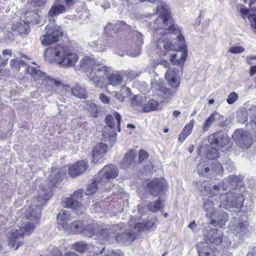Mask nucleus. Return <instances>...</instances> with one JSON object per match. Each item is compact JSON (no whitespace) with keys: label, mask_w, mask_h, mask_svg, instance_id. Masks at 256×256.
I'll use <instances>...</instances> for the list:
<instances>
[{"label":"nucleus","mask_w":256,"mask_h":256,"mask_svg":"<svg viewBox=\"0 0 256 256\" xmlns=\"http://www.w3.org/2000/svg\"><path fill=\"white\" fill-rule=\"evenodd\" d=\"M70 220V214L66 210H62L57 216V220L59 228L66 230L68 228V222Z\"/></svg>","instance_id":"obj_24"},{"label":"nucleus","mask_w":256,"mask_h":256,"mask_svg":"<svg viewBox=\"0 0 256 256\" xmlns=\"http://www.w3.org/2000/svg\"><path fill=\"white\" fill-rule=\"evenodd\" d=\"M143 99L140 96H136L135 98H133L131 100L132 106L134 110L138 112L143 110Z\"/></svg>","instance_id":"obj_38"},{"label":"nucleus","mask_w":256,"mask_h":256,"mask_svg":"<svg viewBox=\"0 0 256 256\" xmlns=\"http://www.w3.org/2000/svg\"><path fill=\"white\" fill-rule=\"evenodd\" d=\"M174 89L172 90L166 88V87L162 88L161 91L163 94L164 98L166 101L170 100L175 94L177 91V88H174Z\"/></svg>","instance_id":"obj_42"},{"label":"nucleus","mask_w":256,"mask_h":256,"mask_svg":"<svg viewBox=\"0 0 256 256\" xmlns=\"http://www.w3.org/2000/svg\"><path fill=\"white\" fill-rule=\"evenodd\" d=\"M194 124V120H191L189 123L185 126L182 131L186 134L189 136L192 132Z\"/></svg>","instance_id":"obj_49"},{"label":"nucleus","mask_w":256,"mask_h":256,"mask_svg":"<svg viewBox=\"0 0 256 256\" xmlns=\"http://www.w3.org/2000/svg\"><path fill=\"white\" fill-rule=\"evenodd\" d=\"M44 32V34L40 37L42 44L44 46H47L58 42L62 34L60 26L52 22L47 24Z\"/></svg>","instance_id":"obj_9"},{"label":"nucleus","mask_w":256,"mask_h":256,"mask_svg":"<svg viewBox=\"0 0 256 256\" xmlns=\"http://www.w3.org/2000/svg\"><path fill=\"white\" fill-rule=\"evenodd\" d=\"M179 70L176 68H168L165 74V78L174 88H178L180 84L178 76Z\"/></svg>","instance_id":"obj_19"},{"label":"nucleus","mask_w":256,"mask_h":256,"mask_svg":"<svg viewBox=\"0 0 256 256\" xmlns=\"http://www.w3.org/2000/svg\"><path fill=\"white\" fill-rule=\"evenodd\" d=\"M256 74V65L252 66L250 68V74L251 76L254 75Z\"/></svg>","instance_id":"obj_62"},{"label":"nucleus","mask_w":256,"mask_h":256,"mask_svg":"<svg viewBox=\"0 0 256 256\" xmlns=\"http://www.w3.org/2000/svg\"><path fill=\"white\" fill-rule=\"evenodd\" d=\"M114 118L112 115H107L105 118L107 126L104 127V130L102 134V139L106 142H108L111 145H113L116 139V134L111 128L114 126Z\"/></svg>","instance_id":"obj_14"},{"label":"nucleus","mask_w":256,"mask_h":256,"mask_svg":"<svg viewBox=\"0 0 256 256\" xmlns=\"http://www.w3.org/2000/svg\"><path fill=\"white\" fill-rule=\"evenodd\" d=\"M204 235L206 240L211 244L219 245L223 242V233L220 230H218L208 226L204 231Z\"/></svg>","instance_id":"obj_17"},{"label":"nucleus","mask_w":256,"mask_h":256,"mask_svg":"<svg viewBox=\"0 0 256 256\" xmlns=\"http://www.w3.org/2000/svg\"><path fill=\"white\" fill-rule=\"evenodd\" d=\"M80 66L86 72L90 81L95 86H100L104 78L111 68L90 57H85L80 61Z\"/></svg>","instance_id":"obj_3"},{"label":"nucleus","mask_w":256,"mask_h":256,"mask_svg":"<svg viewBox=\"0 0 256 256\" xmlns=\"http://www.w3.org/2000/svg\"><path fill=\"white\" fill-rule=\"evenodd\" d=\"M136 151L134 150H130L127 152L123 158L122 166L126 168L134 165L136 163Z\"/></svg>","instance_id":"obj_25"},{"label":"nucleus","mask_w":256,"mask_h":256,"mask_svg":"<svg viewBox=\"0 0 256 256\" xmlns=\"http://www.w3.org/2000/svg\"><path fill=\"white\" fill-rule=\"evenodd\" d=\"M166 187L167 182L163 178H154L148 185L150 194L154 196H157L160 194H164Z\"/></svg>","instance_id":"obj_16"},{"label":"nucleus","mask_w":256,"mask_h":256,"mask_svg":"<svg viewBox=\"0 0 256 256\" xmlns=\"http://www.w3.org/2000/svg\"><path fill=\"white\" fill-rule=\"evenodd\" d=\"M210 170L208 167H204V165L202 164H199L197 166L198 172L200 176H204Z\"/></svg>","instance_id":"obj_47"},{"label":"nucleus","mask_w":256,"mask_h":256,"mask_svg":"<svg viewBox=\"0 0 256 256\" xmlns=\"http://www.w3.org/2000/svg\"><path fill=\"white\" fill-rule=\"evenodd\" d=\"M158 102L154 100H150L144 105L143 111L144 112H149L152 110H156L158 108Z\"/></svg>","instance_id":"obj_41"},{"label":"nucleus","mask_w":256,"mask_h":256,"mask_svg":"<svg viewBox=\"0 0 256 256\" xmlns=\"http://www.w3.org/2000/svg\"><path fill=\"white\" fill-rule=\"evenodd\" d=\"M238 98V94L234 92H231L228 96V98L226 100V101L228 104H233L237 99Z\"/></svg>","instance_id":"obj_52"},{"label":"nucleus","mask_w":256,"mask_h":256,"mask_svg":"<svg viewBox=\"0 0 256 256\" xmlns=\"http://www.w3.org/2000/svg\"><path fill=\"white\" fill-rule=\"evenodd\" d=\"M88 168V164L84 160H81L70 166L68 173L74 178L84 172Z\"/></svg>","instance_id":"obj_21"},{"label":"nucleus","mask_w":256,"mask_h":256,"mask_svg":"<svg viewBox=\"0 0 256 256\" xmlns=\"http://www.w3.org/2000/svg\"><path fill=\"white\" fill-rule=\"evenodd\" d=\"M160 64L164 66L166 68L169 67L170 66L169 62L164 60H161L160 62Z\"/></svg>","instance_id":"obj_61"},{"label":"nucleus","mask_w":256,"mask_h":256,"mask_svg":"<svg viewBox=\"0 0 256 256\" xmlns=\"http://www.w3.org/2000/svg\"><path fill=\"white\" fill-rule=\"evenodd\" d=\"M98 178L95 176L94 180L93 182L88 185L87 189L85 192L86 195H90L94 194L98 188H104V185L98 183V180H97Z\"/></svg>","instance_id":"obj_31"},{"label":"nucleus","mask_w":256,"mask_h":256,"mask_svg":"<svg viewBox=\"0 0 256 256\" xmlns=\"http://www.w3.org/2000/svg\"><path fill=\"white\" fill-rule=\"evenodd\" d=\"M256 60V56H248L246 58L247 62H248V63L249 64H253L252 61V60Z\"/></svg>","instance_id":"obj_59"},{"label":"nucleus","mask_w":256,"mask_h":256,"mask_svg":"<svg viewBox=\"0 0 256 256\" xmlns=\"http://www.w3.org/2000/svg\"><path fill=\"white\" fill-rule=\"evenodd\" d=\"M84 226V224L82 220H78L71 223L70 225H68L66 230L72 234H82Z\"/></svg>","instance_id":"obj_29"},{"label":"nucleus","mask_w":256,"mask_h":256,"mask_svg":"<svg viewBox=\"0 0 256 256\" xmlns=\"http://www.w3.org/2000/svg\"><path fill=\"white\" fill-rule=\"evenodd\" d=\"M59 170L52 172L50 176V182L48 188H42L36 198L37 204L28 207L25 212L24 218L19 230H12L8 234V245L17 250L22 244L24 236L30 235L34 232L36 225L39 222L41 216L42 207L44 205L51 196L50 188L54 187L62 176Z\"/></svg>","instance_id":"obj_1"},{"label":"nucleus","mask_w":256,"mask_h":256,"mask_svg":"<svg viewBox=\"0 0 256 256\" xmlns=\"http://www.w3.org/2000/svg\"><path fill=\"white\" fill-rule=\"evenodd\" d=\"M236 176L232 175L228 178V180H226V182L227 180H228V182H234L235 181H236Z\"/></svg>","instance_id":"obj_63"},{"label":"nucleus","mask_w":256,"mask_h":256,"mask_svg":"<svg viewBox=\"0 0 256 256\" xmlns=\"http://www.w3.org/2000/svg\"><path fill=\"white\" fill-rule=\"evenodd\" d=\"M199 256H210L212 252L209 244L207 242H200L197 245Z\"/></svg>","instance_id":"obj_32"},{"label":"nucleus","mask_w":256,"mask_h":256,"mask_svg":"<svg viewBox=\"0 0 256 256\" xmlns=\"http://www.w3.org/2000/svg\"><path fill=\"white\" fill-rule=\"evenodd\" d=\"M202 186L204 188V190L208 192L210 195L212 196L206 200L204 204V208L206 211V216L207 218H212L214 214L215 208H220L216 204H220L219 196H218L220 190V188L222 187L221 184L214 185L212 188L207 186L208 182H204L202 184Z\"/></svg>","instance_id":"obj_7"},{"label":"nucleus","mask_w":256,"mask_h":256,"mask_svg":"<svg viewBox=\"0 0 256 256\" xmlns=\"http://www.w3.org/2000/svg\"><path fill=\"white\" fill-rule=\"evenodd\" d=\"M130 89L128 87L122 88L120 93H118L116 95V98L120 102L124 101L125 98H129L131 96Z\"/></svg>","instance_id":"obj_39"},{"label":"nucleus","mask_w":256,"mask_h":256,"mask_svg":"<svg viewBox=\"0 0 256 256\" xmlns=\"http://www.w3.org/2000/svg\"><path fill=\"white\" fill-rule=\"evenodd\" d=\"M12 54V52L10 50H6L2 52V54L4 56H5L6 55H9L11 56Z\"/></svg>","instance_id":"obj_64"},{"label":"nucleus","mask_w":256,"mask_h":256,"mask_svg":"<svg viewBox=\"0 0 256 256\" xmlns=\"http://www.w3.org/2000/svg\"><path fill=\"white\" fill-rule=\"evenodd\" d=\"M248 18L250 22L252 27L256 29V15L250 14Z\"/></svg>","instance_id":"obj_54"},{"label":"nucleus","mask_w":256,"mask_h":256,"mask_svg":"<svg viewBox=\"0 0 256 256\" xmlns=\"http://www.w3.org/2000/svg\"><path fill=\"white\" fill-rule=\"evenodd\" d=\"M118 174L117 167L114 164H110L104 166L96 176L100 184L105 185L109 180L115 178Z\"/></svg>","instance_id":"obj_12"},{"label":"nucleus","mask_w":256,"mask_h":256,"mask_svg":"<svg viewBox=\"0 0 256 256\" xmlns=\"http://www.w3.org/2000/svg\"><path fill=\"white\" fill-rule=\"evenodd\" d=\"M232 138L237 146L242 148H248L252 142L251 134L242 130H236Z\"/></svg>","instance_id":"obj_15"},{"label":"nucleus","mask_w":256,"mask_h":256,"mask_svg":"<svg viewBox=\"0 0 256 256\" xmlns=\"http://www.w3.org/2000/svg\"><path fill=\"white\" fill-rule=\"evenodd\" d=\"M72 94L80 98H86L88 97L86 88L80 85H76L72 88Z\"/></svg>","instance_id":"obj_34"},{"label":"nucleus","mask_w":256,"mask_h":256,"mask_svg":"<svg viewBox=\"0 0 256 256\" xmlns=\"http://www.w3.org/2000/svg\"><path fill=\"white\" fill-rule=\"evenodd\" d=\"M46 0H30V4L36 10L44 6Z\"/></svg>","instance_id":"obj_48"},{"label":"nucleus","mask_w":256,"mask_h":256,"mask_svg":"<svg viewBox=\"0 0 256 256\" xmlns=\"http://www.w3.org/2000/svg\"><path fill=\"white\" fill-rule=\"evenodd\" d=\"M100 98L102 102L105 104H110V99L104 94H102L100 96Z\"/></svg>","instance_id":"obj_56"},{"label":"nucleus","mask_w":256,"mask_h":256,"mask_svg":"<svg viewBox=\"0 0 256 256\" xmlns=\"http://www.w3.org/2000/svg\"><path fill=\"white\" fill-rule=\"evenodd\" d=\"M114 232V237L118 243L128 244L132 242L136 238V236L138 234L134 228H130L127 230H120L118 232H116V229L114 227L112 230Z\"/></svg>","instance_id":"obj_13"},{"label":"nucleus","mask_w":256,"mask_h":256,"mask_svg":"<svg viewBox=\"0 0 256 256\" xmlns=\"http://www.w3.org/2000/svg\"><path fill=\"white\" fill-rule=\"evenodd\" d=\"M148 154L146 150H140L139 152L138 162H142L145 160H146L148 158Z\"/></svg>","instance_id":"obj_51"},{"label":"nucleus","mask_w":256,"mask_h":256,"mask_svg":"<svg viewBox=\"0 0 256 256\" xmlns=\"http://www.w3.org/2000/svg\"><path fill=\"white\" fill-rule=\"evenodd\" d=\"M134 34L136 35L137 38V44L138 45L142 44H143V38L142 34L138 32H136Z\"/></svg>","instance_id":"obj_57"},{"label":"nucleus","mask_w":256,"mask_h":256,"mask_svg":"<svg viewBox=\"0 0 256 256\" xmlns=\"http://www.w3.org/2000/svg\"><path fill=\"white\" fill-rule=\"evenodd\" d=\"M10 64L12 70L19 71L20 68H24V70L27 73L30 74L34 80L36 82H40L42 80L46 85L59 86L60 82L56 80L50 76H46V74L34 66H28V64L24 60H22L19 58L11 60Z\"/></svg>","instance_id":"obj_5"},{"label":"nucleus","mask_w":256,"mask_h":256,"mask_svg":"<svg viewBox=\"0 0 256 256\" xmlns=\"http://www.w3.org/2000/svg\"><path fill=\"white\" fill-rule=\"evenodd\" d=\"M75 248L78 252H83L87 248V244L82 242H78L75 244Z\"/></svg>","instance_id":"obj_50"},{"label":"nucleus","mask_w":256,"mask_h":256,"mask_svg":"<svg viewBox=\"0 0 256 256\" xmlns=\"http://www.w3.org/2000/svg\"><path fill=\"white\" fill-rule=\"evenodd\" d=\"M8 63V58L3 59L0 56V67L5 66Z\"/></svg>","instance_id":"obj_60"},{"label":"nucleus","mask_w":256,"mask_h":256,"mask_svg":"<svg viewBox=\"0 0 256 256\" xmlns=\"http://www.w3.org/2000/svg\"><path fill=\"white\" fill-rule=\"evenodd\" d=\"M111 237H114V232H111L110 230L100 228L96 232L95 238H98L102 242L109 240Z\"/></svg>","instance_id":"obj_30"},{"label":"nucleus","mask_w":256,"mask_h":256,"mask_svg":"<svg viewBox=\"0 0 256 256\" xmlns=\"http://www.w3.org/2000/svg\"><path fill=\"white\" fill-rule=\"evenodd\" d=\"M188 136L184 132L182 131L178 136V140L182 142Z\"/></svg>","instance_id":"obj_58"},{"label":"nucleus","mask_w":256,"mask_h":256,"mask_svg":"<svg viewBox=\"0 0 256 256\" xmlns=\"http://www.w3.org/2000/svg\"><path fill=\"white\" fill-rule=\"evenodd\" d=\"M208 142L218 148V150L224 152L231 148L230 140L226 135L222 132H216L209 136Z\"/></svg>","instance_id":"obj_11"},{"label":"nucleus","mask_w":256,"mask_h":256,"mask_svg":"<svg viewBox=\"0 0 256 256\" xmlns=\"http://www.w3.org/2000/svg\"><path fill=\"white\" fill-rule=\"evenodd\" d=\"M114 116L117 122L118 131L119 132H120V120H121V115L117 112H114Z\"/></svg>","instance_id":"obj_55"},{"label":"nucleus","mask_w":256,"mask_h":256,"mask_svg":"<svg viewBox=\"0 0 256 256\" xmlns=\"http://www.w3.org/2000/svg\"><path fill=\"white\" fill-rule=\"evenodd\" d=\"M248 225L249 224L246 221L240 222L238 225L236 226L235 228H234V230H235L237 233L245 234L247 232Z\"/></svg>","instance_id":"obj_43"},{"label":"nucleus","mask_w":256,"mask_h":256,"mask_svg":"<svg viewBox=\"0 0 256 256\" xmlns=\"http://www.w3.org/2000/svg\"><path fill=\"white\" fill-rule=\"evenodd\" d=\"M164 206V201L158 199L155 202H150L147 206L148 210L152 212H156L160 210Z\"/></svg>","instance_id":"obj_35"},{"label":"nucleus","mask_w":256,"mask_h":256,"mask_svg":"<svg viewBox=\"0 0 256 256\" xmlns=\"http://www.w3.org/2000/svg\"><path fill=\"white\" fill-rule=\"evenodd\" d=\"M124 253L120 250H106L102 248L100 253L96 254L94 256H124Z\"/></svg>","instance_id":"obj_36"},{"label":"nucleus","mask_w":256,"mask_h":256,"mask_svg":"<svg viewBox=\"0 0 256 256\" xmlns=\"http://www.w3.org/2000/svg\"><path fill=\"white\" fill-rule=\"evenodd\" d=\"M159 12L160 16L154 21V28L164 29L174 34H179L180 30L172 19L168 6L164 2H160L156 8V12Z\"/></svg>","instance_id":"obj_6"},{"label":"nucleus","mask_w":256,"mask_h":256,"mask_svg":"<svg viewBox=\"0 0 256 256\" xmlns=\"http://www.w3.org/2000/svg\"><path fill=\"white\" fill-rule=\"evenodd\" d=\"M45 60L49 63L56 62L64 68L72 67L78 62V56L66 47L62 45L50 46L44 54Z\"/></svg>","instance_id":"obj_2"},{"label":"nucleus","mask_w":256,"mask_h":256,"mask_svg":"<svg viewBox=\"0 0 256 256\" xmlns=\"http://www.w3.org/2000/svg\"><path fill=\"white\" fill-rule=\"evenodd\" d=\"M156 222L155 220H150L142 222H138L135 224L134 229L138 233L141 231L153 230L156 228Z\"/></svg>","instance_id":"obj_26"},{"label":"nucleus","mask_w":256,"mask_h":256,"mask_svg":"<svg viewBox=\"0 0 256 256\" xmlns=\"http://www.w3.org/2000/svg\"><path fill=\"white\" fill-rule=\"evenodd\" d=\"M171 38L169 34H164L158 40V48L162 51V54L166 56L167 52L174 50H180L182 52L180 59L175 60L177 56L176 54H171L170 60L174 64H179L180 60L184 62L187 56V50L186 48V42L184 37L180 34L176 36V40L179 42V46H178L170 40Z\"/></svg>","instance_id":"obj_4"},{"label":"nucleus","mask_w":256,"mask_h":256,"mask_svg":"<svg viewBox=\"0 0 256 256\" xmlns=\"http://www.w3.org/2000/svg\"><path fill=\"white\" fill-rule=\"evenodd\" d=\"M107 146L100 142L97 144L92 150V162L97 164L102 161V158L106 152Z\"/></svg>","instance_id":"obj_20"},{"label":"nucleus","mask_w":256,"mask_h":256,"mask_svg":"<svg viewBox=\"0 0 256 256\" xmlns=\"http://www.w3.org/2000/svg\"><path fill=\"white\" fill-rule=\"evenodd\" d=\"M108 80L110 84L116 86L122 82V77L118 74H112L108 76Z\"/></svg>","instance_id":"obj_44"},{"label":"nucleus","mask_w":256,"mask_h":256,"mask_svg":"<svg viewBox=\"0 0 256 256\" xmlns=\"http://www.w3.org/2000/svg\"><path fill=\"white\" fill-rule=\"evenodd\" d=\"M249 10L245 7L240 8V15L244 19L248 16L250 11L252 13H256V0H249Z\"/></svg>","instance_id":"obj_33"},{"label":"nucleus","mask_w":256,"mask_h":256,"mask_svg":"<svg viewBox=\"0 0 256 256\" xmlns=\"http://www.w3.org/2000/svg\"><path fill=\"white\" fill-rule=\"evenodd\" d=\"M244 50V48L243 47L238 46L231 48L228 52L232 54H236L242 52Z\"/></svg>","instance_id":"obj_53"},{"label":"nucleus","mask_w":256,"mask_h":256,"mask_svg":"<svg viewBox=\"0 0 256 256\" xmlns=\"http://www.w3.org/2000/svg\"><path fill=\"white\" fill-rule=\"evenodd\" d=\"M84 108L89 111L94 117H97L98 110L97 106L92 101H86L84 106Z\"/></svg>","instance_id":"obj_37"},{"label":"nucleus","mask_w":256,"mask_h":256,"mask_svg":"<svg viewBox=\"0 0 256 256\" xmlns=\"http://www.w3.org/2000/svg\"><path fill=\"white\" fill-rule=\"evenodd\" d=\"M220 204H216L224 208H241L243 205L244 198L240 193L230 192L224 194H222L219 196Z\"/></svg>","instance_id":"obj_8"},{"label":"nucleus","mask_w":256,"mask_h":256,"mask_svg":"<svg viewBox=\"0 0 256 256\" xmlns=\"http://www.w3.org/2000/svg\"><path fill=\"white\" fill-rule=\"evenodd\" d=\"M66 10L65 7L58 3H54L48 12L46 20L49 22L54 23V17L58 15L63 13Z\"/></svg>","instance_id":"obj_23"},{"label":"nucleus","mask_w":256,"mask_h":256,"mask_svg":"<svg viewBox=\"0 0 256 256\" xmlns=\"http://www.w3.org/2000/svg\"><path fill=\"white\" fill-rule=\"evenodd\" d=\"M99 229L100 227L97 224H90L86 226H84L82 232V234L88 238H92L93 236H96V232L97 230H98Z\"/></svg>","instance_id":"obj_28"},{"label":"nucleus","mask_w":256,"mask_h":256,"mask_svg":"<svg viewBox=\"0 0 256 256\" xmlns=\"http://www.w3.org/2000/svg\"><path fill=\"white\" fill-rule=\"evenodd\" d=\"M220 151L218 148H212L209 149L207 154L206 157L210 160L215 159L220 156Z\"/></svg>","instance_id":"obj_45"},{"label":"nucleus","mask_w":256,"mask_h":256,"mask_svg":"<svg viewBox=\"0 0 256 256\" xmlns=\"http://www.w3.org/2000/svg\"><path fill=\"white\" fill-rule=\"evenodd\" d=\"M84 190H78L74 192L70 198H66L62 202L63 206L76 210L78 214L83 212L85 208L80 201L82 198Z\"/></svg>","instance_id":"obj_10"},{"label":"nucleus","mask_w":256,"mask_h":256,"mask_svg":"<svg viewBox=\"0 0 256 256\" xmlns=\"http://www.w3.org/2000/svg\"><path fill=\"white\" fill-rule=\"evenodd\" d=\"M164 80L158 76H156L152 79L151 82L152 88L155 90H162L163 86Z\"/></svg>","instance_id":"obj_40"},{"label":"nucleus","mask_w":256,"mask_h":256,"mask_svg":"<svg viewBox=\"0 0 256 256\" xmlns=\"http://www.w3.org/2000/svg\"><path fill=\"white\" fill-rule=\"evenodd\" d=\"M22 16L24 19L22 20L24 22L26 21L28 16V18H30L36 21L34 24L38 23V22L39 16L37 13L34 12H26V13L24 14V16Z\"/></svg>","instance_id":"obj_46"},{"label":"nucleus","mask_w":256,"mask_h":256,"mask_svg":"<svg viewBox=\"0 0 256 256\" xmlns=\"http://www.w3.org/2000/svg\"><path fill=\"white\" fill-rule=\"evenodd\" d=\"M210 220L209 222L210 224L222 228L224 226L228 218V214L224 212H214L212 218H208Z\"/></svg>","instance_id":"obj_22"},{"label":"nucleus","mask_w":256,"mask_h":256,"mask_svg":"<svg viewBox=\"0 0 256 256\" xmlns=\"http://www.w3.org/2000/svg\"><path fill=\"white\" fill-rule=\"evenodd\" d=\"M22 19L23 17L21 16L20 21L16 22L12 26V30L15 34H27L30 30L28 24L34 23L36 22L30 18H28V16L26 22L24 21Z\"/></svg>","instance_id":"obj_18"},{"label":"nucleus","mask_w":256,"mask_h":256,"mask_svg":"<svg viewBox=\"0 0 256 256\" xmlns=\"http://www.w3.org/2000/svg\"><path fill=\"white\" fill-rule=\"evenodd\" d=\"M222 117V116L218 112H215L212 114L206 119L204 124V127L202 130L203 132H207L214 124L219 122Z\"/></svg>","instance_id":"obj_27"}]
</instances>
